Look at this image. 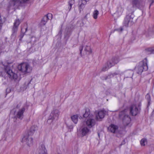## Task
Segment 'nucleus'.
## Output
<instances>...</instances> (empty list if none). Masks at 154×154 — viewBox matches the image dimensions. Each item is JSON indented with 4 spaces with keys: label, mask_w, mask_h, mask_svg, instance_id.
Wrapping results in <instances>:
<instances>
[{
    "label": "nucleus",
    "mask_w": 154,
    "mask_h": 154,
    "mask_svg": "<svg viewBox=\"0 0 154 154\" xmlns=\"http://www.w3.org/2000/svg\"><path fill=\"white\" fill-rule=\"evenodd\" d=\"M147 62V59L145 58L139 63L135 68V70L137 73L141 74L143 71L147 70L148 69Z\"/></svg>",
    "instance_id": "1"
},
{
    "label": "nucleus",
    "mask_w": 154,
    "mask_h": 154,
    "mask_svg": "<svg viewBox=\"0 0 154 154\" xmlns=\"http://www.w3.org/2000/svg\"><path fill=\"white\" fill-rule=\"evenodd\" d=\"M130 12H131V13L126 16L123 22L124 25L126 27L130 26L134 23L133 18L134 17V15L133 13L134 10H133L132 11Z\"/></svg>",
    "instance_id": "2"
},
{
    "label": "nucleus",
    "mask_w": 154,
    "mask_h": 154,
    "mask_svg": "<svg viewBox=\"0 0 154 154\" xmlns=\"http://www.w3.org/2000/svg\"><path fill=\"white\" fill-rule=\"evenodd\" d=\"M127 110L125 109L121 112L119 114V118L122 119L125 126L128 125L130 123L131 119L127 113Z\"/></svg>",
    "instance_id": "3"
},
{
    "label": "nucleus",
    "mask_w": 154,
    "mask_h": 154,
    "mask_svg": "<svg viewBox=\"0 0 154 154\" xmlns=\"http://www.w3.org/2000/svg\"><path fill=\"white\" fill-rule=\"evenodd\" d=\"M2 64L4 66L5 71L8 74V77L11 79H16L17 78V75L10 69L8 63H3Z\"/></svg>",
    "instance_id": "4"
},
{
    "label": "nucleus",
    "mask_w": 154,
    "mask_h": 154,
    "mask_svg": "<svg viewBox=\"0 0 154 154\" xmlns=\"http://www.w3.org/2000/svg\"><path fill=\"white\" fill-rule=\"evenodd\" d=\"M18 69L24 74L29 73L32 70V67L26 63H23L18 65Z\"/></svg>",
    "instance_id": "5"
},
{
    "label": "nucleus",
    "mask_w": 154,
    "mask_h": 154,
    "mask_svg": "<svg viewBox=\"0 0 154 154\" xmlns=\"http://www.w3.org/2000/svg\"><path fill=\"white\" fill-rule=\"evenodd\" d=\"M60 114V112L58 110H55L52 111L50 114L47 121V122L49 124L57 120L58 119V117Z\"/></svg>",
    "instance_id": "6"
},
{
    "label": "nucleus",
    "mask_w": 154,
    "mask_h": 154,
    "mask_svg": "<svg viewBox=\"0 0 154 154\" xmlns=\"http://www.w3.org/2000/svg\"><path fill=\"white\" fill-rule=\"evenodd\" d=\"M30 135L29 133H26L24 135L22 140L23 143L27 144L29 146L32 145L33 142V139Z\"/></svg>",
    "instance_id": "7"
},
{
    "label": "nucleus",
    "mask_w": 154,
    "mask_h": 154,
    "mask_svg": "<svg viewBox=\"0 0 154 154\" xmlns=\"http://www.w3.org/2000/svg\"><path fill=\"white\" fill-rule=\"evenodd\" d=\"M141 105L140 104L137 106L135 105H132L130 107V113L132 116H135L138 113L141 109Z\"/></svg>",
    "instance_id": "8"
},
{
    "label": "nucleus",
    "mask_w": 154,
    "mask_h": 154,
    "mask_svg": "<svg viewBox=\"0 0 154 154\" xmlns=\"http://www.w3.org/2000/svg\"><path fill=\"white\" fill-rule=\"evenodd\" d=\"M85 124L88 128L93 127L95 125L96 122L94 117H89L87 118L85 122Z\"/></svg>",
    "instance_id": "9"
},
{
    "label": "nucleus",
    "mask_w": 154,
    "mask_h": 154,
    "mask_svg": "<svg viewBox=\"0 0 154 154\" xmlns=\"http://www.w3.org/2000/svg\"><path fill=\"white\" fill-rule=\"evenodd\" d=\"M106 112V111L103 109L96 111L95 112L96 119L98 121H100L104 117Z\"/></svg>",
    "instance_id": "10"
},
{
    "label": "nucleus",
    "mask_w": 154,
    "mask_h": 154,
    "mask_svg": "<svg viewBox=\"0 0 154 154\" xmlns=\"http://www.w3.org/2000/svg\"><path fill=\"white\" fill-rule=\"evenodd\" d=\"M90 132V130L88 127L83 126H82L79 130L78 131L77 134L78 135L79 133L80 132L82 136L83 137L86 135Z\"/></svg>",
    "instance_id": "11"
},
{
    "label": "nucleus",
    "mask_w": 154,
    "mask_h": 154,
    "mask_svg": "<svg viewBox=\"0 0 154 154\" xmlns=\"http://www.w3.org/2000/svg\"><path fill=\"white\" fill-rule=\"evenodd\" d=\"M119 61V58L117 57L112 58L111 60L108 61L106 63V64L110 68L112 66L117 64Z\"/></svg>",
    "instance_id": "12"
},
{
    "label": "nucleus",
    "mask_w": 154,
    "mask_h": 154,
    "mask_svg": "<svg viewBox=\"0 0 154 154\" xmlns=\"http://www.w3.org/2000/svg\"><path fill=\"white\" fill-rule=\"evenodd\" d=\"M25 110V108L23 107L20 109L17 112L15 117L21 120L22 119L23 117V113Z\"/></svg>",
    "instance_id": "13"
},
{
    "label": "nucleus",
    "mask_w": 154,
    "mask_h": 154,
    "mask_svg": "<svg viewBox=\"0 0 154 154\" xmlns=\"http://www.w3.org/2000/svg\"><path fill=\"white\" fill-rule=\"evenodd\" d=\"M20 23V21L19 19H16L14 23V25L12 29L13 34L17 32L18 26Z\"/></svg>",
    "instance_id": "14"
},
{
    "label": "nucleus",
    "mask_w": 154,
    "mask_h": 154,
    "mask_svg": "<svg viewBox=\"0 0 154 154\" xmlns=\"http://www.w3.org/2000/svg\"><path fill=\"white\" fill-rule=\"evenodd\" d=\"M37 154H48L47 150L44 144L41 145L39 147Z\"/></svg>",
    "instance_id": "15"
},
{
    "label": "nucleus",
    "mask_w": 154,
    "mask_h": 154,
    "mask_svg": "<svg viewBox=\"0 0 154 154\" xmlns=\"http://www.w3.org/2000/svg\"><path fill=\"white\" fill-rule=\"evenodd\" d=\"M52 14L50 13L48 14L47 15L45 16L42 20L41 25H45L48 20L52 18Z\"/></svg>",
    "instance_id": "16"
},
{
    "label": "nucleus",
    "mask_w": 154,
    "mask_h": 154,
    "mask_svg": "<svg viewBox=\"0 0 154 154\" xmlns=\"http://www.w3.org/2000/svg\"><path fill=\"white\" fill-rule=\"evenodd\" d=\"M26 25H25L23 27H22L21 28V34L19 36L20 39L19 40L21 41L22 40V38L23 37L25 33L26 32L27 27L26 26Z\"/></svg>",
    "instance_id": "17"
},
{
    "label": "nucleus",
    "mask_w": 154,
    "mask_h": 154,
    "mask_svg": "<svg viewBox=\"0 0 154 154\" xmlns=\"http://www.w3.org/2000/svg\"><path fill=\"white\" fill-rule=\"evenodd\" d=\"M131 3L132 5V9L131 10V11H132L133 10L134 11V8H136L139 5L140 2L139 0H132Z\"/></svg>",
    "instance_id": "18"
},
{
    "label": "nucleus",
    "mask_w": 154,
    "mask_h": 154,
    "mask_svg": "<svg viewBox=\"0 0 154 154\" xmlns=\"http://www.w3.org/2000/svg\"><path fill=\"white\" fill-rule=\"evenodd\" d=\"M118 128V126L114 124H111L108 128L109 130L113 133L116 132Z\"/></svg>",
    "instance_id": "19"
},
{
    "label": "nucleus",
    "mask_w": 154,
    "mask_h": 154,
    "mask_svg": "<svg viewBox=\"0 0 154 154\" xmlns=\"http://www.w3.org/2000/svg\"><path fill=\"white\" fill-rule=\"evenodd\" d=\"M89 0H80L79 1V9L81 10V9H82L84 7L85 5L86 4L87 2L89 1Z\"/></svg>",
    "instance_id": "20"
},
{
    "label": "nucleus",
    "mask_w": 154,
    "mask_h": 154,
    "mask_svg": "<svg viewBox=\"0 0 154 154\" xmlns=\"http://www.w3.org/2000/svg\"><path fill=\"white\" fill-rule=\"evenodd\" d=\"M84 51L85 54H89L92 52L91 50L90 47L87 45L84 47Z\"/></svg>",
    "instance_id": "21"
},
{
    "label": "nucleus",
    "mask_w": 154,
    "mask_h": 154,
    "mask_svg": "<svg viewBox=\"0 0 154 154\" xmlns=\"http://www.w3.org/2000/svg\"><path fill=\"white\" fill-rule=\"evenodd\" d=\"M79 116L78 115H74L71 116L72 120L75 124H77L78 122Z\"/></svg>",
    "instance_id": "22"
},
{
    "label": "nucleus",
    "mask_w": 154,
    "mask_h": 154,
    "mask_svg": "<svg viewBox=\"0 0 154 154\" xmlns=\"http://www.w3.org/2000/svg\"><path fill=\"white\" fill-rule=\"evenodd\" d=\"M145 51L147 54H154V48H149L146 49Z\"/></svg>",
    "instance_id": "23"
},
{
    "label": "nucleus",
    "mask_w": 154,
    "mask_h": 154,
    "mask_svg": "<svg viewBox=\"0 0 154 154\" xmlns=\"http://www.w3.org/2000/svg\"><path fill=\"white\" fill-rule=\"evenodd\" d=\"M84 117H86L87 118L89 117H93V116L90 114V112L88 110H86L85 114L83 115Z\"/></svg>",
    "instance_id": "24"
},
{
    "label": "nucleus",
    "mask_w": 154,
    "mask_h": 154,
    "mask_svg": "<svg viewBox=\"0 0 154 154\" xmlns=\"http://www.w3.org/2000/svg\"><path fill=\"white\" fill-rule=\"evenodd\" d=\"M37 129L38 127L34 125L32 126L31 127V131L29 132V134H30V135H32V134H33V132L37 130Z\"/></svg>",
    "instance_id": "25"
},
{
    "label": "nucleus",
    "mask_w": 154,
    "mask_h": 154,
    "mask_svg": "<svg viewBox=\"0 0 154 154\" xmlns=\"http://www.w3.org/2000/svg\"><path fill=\"white\" fill-rule=\"evenodd\" d=\"M99 14V11L97 10H95L93 12L92 16L94 19H96L97 18Z\"/></svg>",
    "instance_id": "26"
},
{
    "label": "nucleus",
    "mask_w": 154,
    "mask_h": 154,
    "mask_svg": "<svg viewBox=\"0 0 154 154\" xmlns=\"http://www.w3.org/2000/svg\"><path fill=\"white\" fill-rule=\"evenodd\" d=\"M146 98L148 102L147 107L149 106L150 105V97L149 94H147L146 96Z\"/></svg>",
    "instance_id": "27"
},
{
    "label": "nucleus",
    "mask_w": 154,
    "mask_h": 154,
    "mask_svg": "<svg viewBox=\"0 0 154 154\" xmlns=\"http://www.w3.org/2000/svg\"><path fill=\"white\" fill-rule=\"evenodd\" d=\"M37 41V39L35 37L32 36L31 37V40L30 41V43L32 44V45L34 46Z\"/></svg>",
    "instance_id": "28"
},
{
    "label": "nucleus",
    "mask_w": 154,
    "mask_h": 154,
    "mask_svg": "<svg viewBox=\"0 0 154 154\" xmlns=\"http://www.w3.org/2000/svg\"><path fill=\"white\" fill-rule=\"evenodd\" d=\"M146 143L147 140L145 139H142L140 141V144L142 146H144Z\"/></svg>",
    "instance_id": "29"
},
{
    "label": "nucleus",
    "mask_w": 154,
    "mask_h": 154,
    "mask_svg": "<svg viewBox=\"0 0 154 154\" xmlns=\"http://www.w3.org/2000/svg\"><path fill=\"white\" fill-rule=\"evenodd\" d=\"M110 68L108 66V65H107L106 63V65L103 66L102 69L101 71H105L107 70Z\"/></svg>",
    "instance_id": "30"
},
{
    "label": "nucleus",
    "mask_w": 154,
    "mask_h": 154,
    "mask_svg": "<svg viewBox=\"0 0 154 154\" xmlns=\"http://www.w3.org/2000/svg\"><path fill=\"white\" fill-rule=\"evenodd\" d=\"M109 75H108L107 76H103L101 77V79L103 80H106L108 79L111 78Z\"/></svg>",
    "instance_id": "31"
},
{
    "label": "nucleus",
    "mask_w": 154,
    "mask_h": 154,
    "mask_svg": "<svg viewBox=\"0 0 154 154\" xmlns=\"http://www.w3.org/2000/svg\"><path fill=\"white\" fill-rule=\"evenodd\" d=\"M67 127L68 129L70 131H71L73 129V126L72 125H67Z\"/></svg>",
    "instance_id": "32"
},
{
    "label": "nucleus",
    "mask_w": 154,
    "mask_h": 154,
    "mask_svg": "<svg viewBox=\"0 0 154 154\" xmlns=\"http://www.w3.org/2000/svg\"><path fill=\"white\" fill-rule=\"evenodd\" d=\"M110 76V77L111 78L113 77L114 76L117 75H118V73L116 72H114L113 73L111 74H109Z\"/></svg>",
    "instance_id": "33"
},
{
    "label": "nucleus",
    "mask_w": 154,
    "mask_h": 154,
    "mask_svg": "<svg viewBox=\"0 0 154 154\" xmlns=\"http://www.w3.org/2000/svg\"><path fill=\"white\" fill-rule=\"evenodd\" d=\"M75 3L74 0H71L69 2V4H71V5H73Z\"/></svg>",
    "instance_id": "34"
},
{
    "label": "nucleus",
    "mask_w": 154,
    "mask_h": 154,
    "mask_svg": "<svg viewBox=\"0 0 154 154\" xmlns=\"http://www.w3.org/2000/svg\"><path fill=\"white\" fill-rule=\"evenodd\" d=\"M150 2L151 3L150 5V6H151L154 2V0H150Z\"/></svg>",
    "instance_id": "35"
},
{
    "label": "nucleus",
    "mask_w": 154,
    "mask_h": 154,
    "mask_svg": "<svg viewBox=\"0 0 154 154\" xmlns=\"http://www.w3.org/2000/svg\"><path fill=\"white\" fill-rule=\"evenodd\" d=\"M69 7L68 8H69V10H70L71 9V8L72 5H71V4H69Z\"/></svg>",
    "instance_id": "36"
},
{
    "label": "nucleus",
    "mask_w": 154,
    "mask_h": 154,
    "mask_svg": "<svg viewBox=\"0 0 154 154\" xmlns=\"http://www.w3.org/2000/svg\"><path fill=\"white\" fill-rule=\"evenodd\" d=\"M82 49H83L82 48V49H81V48L80 49V54L81 55L82 54Z\"/></svg>",
    "instance_id": "37"
},
{
    "label": "nucleus",
    "mask_w": 154,
    "mask_h": 154,
    "mask_svg": "<svg viewBox=\"0 0 154 154\" xmlns=\"http://www.w3.org/2000/svg\"><path fill=\"white\" fill-rule=\"evenodd\" d=\"M121 31H122L123 30V29L122 28H121Z\"/></svg>",
    "instance_id": "38"
},
{
    "label": "nucleus",
    "mask_w": 154,
    "mask_h": 154,
    "mask_svg": "<svg viewBox=\"0 0 154 154\" xmlns=\"http://www.w3.org/2000/svg\"><path fill=\"white\" fill-rule=\"evenodd\" d=\"M55 154H60V153H58V152H57V153H56Z\"/></svg>",
    "instance_id": "39"
},
{
    "label": "nucleus",
    "mask_w": 154,
    "mask_h": 154,
    "mask_svg": "<svg viewBox=\"0 0 154 154\" xmlns=\"http://www.w3.org/2000/svg\"><path fill=\"white\" fill-rule=\"evenodd\" d=\"M18 107V105H17V108Z\"/></svg>",
    "instance_id": "40"
},
{
    "label": "nucleus",
    "mask_w": 154,
    "mask_h": 154,
    "mask_svg": "<svg viewBox=\"0 0 154 154\" xmlns=\"http://www.w3.org/2000/svg\"><path fill=\"white\" fill-rule=\"evenodd\" d=\"M122 144H123V143H122V144H121V145H122Z\"/></svg>",
    "instance_id": "41"
}]
</instances>
